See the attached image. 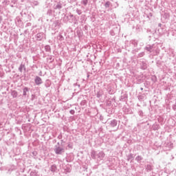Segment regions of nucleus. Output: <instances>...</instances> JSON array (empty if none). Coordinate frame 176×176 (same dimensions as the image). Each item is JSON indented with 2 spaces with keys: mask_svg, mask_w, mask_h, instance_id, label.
Returning <instances> with one entry per match:
<instances>
[{
  "mask_svg": "<svg viewBox=\"0 0 176 176\" xmlns=\"http://www.w3.org/2000/svg\"><path fill=\"white\" fill-rule=\"evenodd\" d=\"M55 152L57 155H60V153H63V152H64V148L61 147H58L55 149Z\"/></svg>",
  "mask_w": 176,
  "mask_h": 176,
  "instance_id": "1",
  "label": "nucleus"
},
{
  "mask_svg": "<svg viewBox=\"0 0 176 176\" xmlns=\"http://www.w3.org/2000/svg\"><path fill=\"white\" fill-rule=\"evenodd\" d=\"M36 85H41L42 83V78L41 77H36L35 79Z\"/></svg>",
  "mask_w": 176,
  "mask_h": 176,
  "instance_id": "2",
  "label": "nucleus"
},
{
  "mask_svg": "<svg viewBox=\"0 0 176 176\" xmlns=\"http://www.w3.org/2000/svg\"><path fill=\"white\" fill-rule=\"evenodd\" d=\"M28 91V88L25 87L23 89V96H27V92Z\"/></svg>",
  "mask_w": 176,
  "mask_h": 176,
  "instance_id": "3",
  "label": "nucleus"
}]
</instances>
